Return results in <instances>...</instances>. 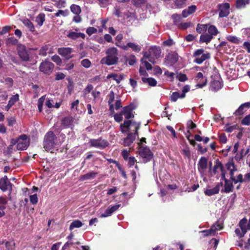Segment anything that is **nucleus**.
Segmentation results:
<instances>
[{
	"label": "nucleus",
	"mask_w": 250,
	"mask_h": 250,
	"mask_svg": "<svg viewBox=\"0 0 250 250\" xmlns=\"http://www.w3.org/2000/svg\"><path fill=\"white\" fill-rule=\"evenodd\" d=\"M120 130L122 133H128L127 136L124 139L123 145L125 146H130L135 139V135L132 131H135V134H137V130L139 128V125L131 121H125L124 124L120 125Z\"/></svg>",
	"instance_id": "obj_1"
},
{
	"label": "nucleus",
	"mask_w": 250,
	"mask_h": 250,
	"mask_svg": "<svg viewBox=\"0 0 250 250\" xmlns=\"http://www.w3.org/2000/svg\"><path fill=\"white\" fill-rule=\"evenodd\" d=\"M60 144L61 142L57 140V137L52 132H48L45 135L43 148L46 151L52 153L57 146L60 145Z\"/></svg>",
	"instance_id": "obj_2"
},
{
	"label": "nucleus",
	"mask_w": 250,
	"mask_h": 250,
	"mask_svg": "<svg viewBox=\"0 0 250 250\" xmlns=\"http://www.w3.org/2000/svg\"><path fill=\"white\" fill-rule=\"evenodd\" d=\"M106 56L102 58L100 62L102 64L111 65L115 64L118 62V50L116 48L112 47L105 51Z\"/></svg>",
	"instance_id": "obj_3"
},
{
	"label": "nucleus",
	"mask_w": 250,
	"mask_h": 250,
	"mask_svg": "<svg viewBox=\"0 0 250 250\" xmlns=\"http://www.w3.org/2000/svg\"><path fill=\"white\" fill-rule=\"evenodd\" d=\"M226 166L227 169L229 171L230 179L234 183L244 182V178H243V175L241 174H239L236 177L234 176V172L236 171L237 169L234 165L233 158L227 164Z\"/></svg>",
	"instance_id": "obj_4"
},
{
	"label": "nucleus",
	"mask_w": 250,
	"mask_h": 250,
	"mask_svg": "<svg viewBox=\"0 0 250 250\" xmlns=\"http://www.w3.org/2000/svg\"><path fill=\"white\" fill-rule=\"evenodd\" d=\"M123 116L126 119H129L134 117L132 113V109L130 105L124 107L120 113L115 114L114 115V120L117 122H120L123 119Z\"/></svg>",
	"instance_id": "obj_5"
},
{
	"label": "nucleus",
	"mask_w": 250,
	"mask_h": 250,
	"mask_svg": "<svg viewBox=\"0 0 250 250\" xmlns=\"http://www.w3.org/2000/svg\"><path fill=\"white\" fill-rule=\"evenodd\" d=\"M193 56L194 58V62L200 64L206 60L209 59L210 55L209 52L203 49H198L194 51Z\"/></svg>",
	"instance_id": "obj_6"
},
{
	"label": "nucleus",
	"mask_w": 250,
	"mask_h": 250,
	"mask_svg": "<svg viewBox=\"0 0 250 250\" xmlns=\"http://www.w3.org/2000/svg\"><path fill=\"white\" fill-rule=\"evenodd\" d=\"M17 148L18 150H23L26 149L29 145V140L25 135H21L17 141Z\"/></svg>",
	"instance_id": "obj_7"
},
{
	"label": "nucleus",
	"mask_w": 250,
	"mask_h": 250,
	"mask_svg": "<svg viewBox=\"0 0 250 250\" xmlns=\"http://www.w3.org/2000/svg\"><path fill=\"white\" fill-rule=\"evenodd\" d=\"M247 223V220L246 219H242L239 223L240 229L237 228L235 230L236 234L240 238L243 237L247 231L246 227Z\"/></svg>",
	"instance_id": "obj_8"
},
{
	"label": "nucleus",
	"mask_w": 250,
	"mask_h": 250,
	"mask_svg": "<svg viewBox=\"0 0 250 250\" xmlns=\"http://www.w3.org/2000/svg\"><path fill=\"white\" fill-rule=\"evenodd\" d=\"M139 155L143 158V162L146 163L152 158V154L147 147H141L139 150Z\"/></svg>",
	"instance_id": "obj_9"
},
{
	"label": "nucleus",
	"mask_w": 250,
	"mask_h": 250,
	"mask_svg": "<svg viewBox=\"0 0 250 250\" xmlns=\"http://www.w3.org/2000/svg\"><path fill=\"white\" fill-rule=\"evenodd\" d=\"M53 68V63L46 61L42 62L40 66V71L46 74H50L52 72Z\"/></svg>",
	"instance_id": "obj_10"
},
{
	"label": "nucleus",
	"mask_w": 250,
	"mask_h": 250,
	"mask_svg": "<svg viewBox=\"0 0 250 250\" xmlns=\"http://www.w3.org/2000/svg\"><path fill=\"white\" fill-rule=\"evenodd\" d=\"M218 9L220 11L219 16L220 18L226 17L229 14L230 5L229 3H224L218 5Z\"/></svg>",
	"instance_id": "obj_11"
},
{
	"label": "nucleus",
	"mask_w": 250,
	"mask_h": 250,
	"mask_svg": "<svg viewBox=\"0 0 250 250\" xmlns=\"http://www.w3.org/2000/svg\"><path fill=\"white\" fill-rule=\"evenodd\" d=\"M178 56L177 53H169L165 58V63L167 66H170L175 64L178 61Z\"/></svg>",
	"instance_id": "obj_12"
},
{
	"label": "nucleus",
	"mask_w": 250,
	"mask_h": 250,
	"mask_svg": "<svg viewBox=\"0 0 250 250\" xmlns=\"http://www.w3.org/2000/svg\"><path fill=\"white\" fill-rule=\"evenodd\" d=\"M12 184L6 176H4L0 179V189L1 190L5 191L8 190H12Z\"/></svg>",
	"instance_id": "obj_13"
},
{
	"label": "nucleus",
	"mask_w": 250,
	"mask_h": 250,
	"mask_svg": "<svg viewBox=\"0 0 250 250\" xmlns=\"http://www.w3.org/2000/svg\"><path fill=\"white\" fill-rule=\"evenodd\" d=\"M66 35L68 38L73 40H76L79 38L84 39L85 37L84 33L78 32L77 30L75 31L69 30L66 32Z\"/></svg>",
	"instance_id": "obj_14"
},
{
	"label": "nucleus",
	"mask_w": 250,
	"mask_h": 250,
	"mask_svg": "<svg viewBox=\"0 0 250 250\" xmlns=\"http://www.w3.org/2000/svg\"><path fill=\"white\" fill-rule=\"evenodd\" d=\"M195 80L197 82L196 87L198 88H202L206 85L207 83V79L204 77L203 74L201 72L197 73L195 78Z\"/></svg>",
	"instance_id": "obj_15"
},
{
	"label": "nucleus",
	"mask_w": 250,
	"mask_h": 250,
	"mask_svg": "<svg viewBox=\"0 0 250 250\" xmlns=\"http://www.w3.org/2000/svg\"><path fill=\"white\" fill-rule=\"evenodd\" d=\"M90 145L92 146L104 148L108 146V143L102 139H92L90 141Z\"/></svg>",
	"instance_id": "obj_16"
},
{
	"label": "nucleus",
	"mask_w": 250,
	"mask_h": 250,
	"mask_svg": "<svg viewBox=\"0 0 250 250\" xmlns=\"http://www.w3.org/2000/svg\"><path fill=\"white\" fill-rule=\"evenodd\" d=\"M161 53V48L159 47L154 46L149 49V54L146 56H148L149 58L153 60L154 59L158 58L160 56Z\"/></svg>",
	"instance_id": "obj_17"
},
{
	"label": "nucleus",
	"mask_w": 250,
	"mask_h": 250,
	"mask_svg": "<svg viewBox=\"0 0 250 250\" xmlns=\"http://www.w3.org/2000/svg\"><path fill=\"white\" fill-rule=\"evenodd\" d=\"M208 159L205 157H202L197 164V167L200 173H203L208 167Z\"/></svg>",
	"instance_id": "obj_18"
},
{
	"label": "nucleus",
	"mask_w": 250,
	"mask_h": 250,
	"mask_svg": "<svg viewBox=\"0 0 250 250\" xmlns=\"http://www.w3.org/2000/svg\"><path fill=\"white\" fill-rule=\"evenodd\" d=\"M58 53L68 59L72 57L71 53L72 52V49L70 47H62L58 49Z\"/></svg>",
	"instance_id": "obj_19"
},
{
	"label": "nucleus",
	"mask_w": 250,
	"mask_h": 250,
	"mask_svg": "<svg viewBox=\"0 0 250 250\" xmlns=\"http://www.w3.org/2000/svg\"><path fill=\"white\" fill-rule=\"evenodd\" d=\"M18 51L20 58L24 61L29 60V54L26 50L25 47L22 45H20L18 47Z\"/></svg>",
	"instance_id": "obj_20"
},
{
	"label": "nucleus",
	"mask_w": 250,
	"mask_h": 250,
	"mask_svg": "<svg viewBox=\"0 0 250 250\" xmlns=\"http://www.w3.org/2000/svg\"><path fill=\"white\" fill-rule=\"evenodd\" d=\"M120 207V204H117L114 205L112 207H110L108 208L106 210L104 213L100 215V217H107L111 215V214L114 212L115 211L118 209L119 207Z\"/></svg>",
	"instance_id": "obj_21"
},
{
	"label": "nucleus",
	"mask_w": 250,
	"mask_h": 250,
	"mask_svg": "<svg viewBox=\"0 0 250 250\" xmlns=\"http://www.w3.org/2000/svg\"><path fill=\"white\" fill-rule=\"evenodd\" d=\"M219 171H221L222 172V177L221 178H225V173L224 172L223 167L221 164V163L217 160L215 162V165L213 167L212 172L214 174H216Z\"/></svg>",
	"instance_id": "obj_22"
},
{
	"label": "nucleus",
	"mask_w": 250,
	"mask_h": 250,
	"mask_svg": "<svg viewBox=\"0 0 250 250\" xmlns=\"http://www.w3.org/2000/svg\"><path fill=\"white\" fill-rule=\"evenodd\" d=\"M250 108V102H247L242 104L235 111L236 115L243 114L248 109Z\"/></svg>",
	"instance_id": "obj_23"
},
{
	"label": "nucleus",
	"mask_w": 250,
	"mask_h": 250,
	"mask_svg": "<svg viewBox=\"0 0 250 250\" xmlns=\"http://www.w3.org/2000/svg\"><path fill=\"white\" fill-rule=\"evenodd\" d=\"M222 186V184L218 183L214 188L212 189H207L205 190L204 193L206 195L211 196L217 194L219 190L220 187Z\"/></svg>",
	"instance_id": "obj_24"
},
{
	"label": "nucleus",
	"mask_w": 250,
	"mask_h": 250,
	"mask_svg": "<svg viewBox=\"0 0 250 250\" xmlns=\"http://www.w3.org/2000/svg\"><path fill=\"white\" fill-rule=\"evenodd\" d=\"M121 47L124 50H127L128 48H130L132 50L136 52H139L140 51L141 48V47L133 42H128L125 45L121 46Z\"/></svg>",
	"instance_id": "obj_25"
},
{
	"label": "nucleus",
	"mask_w": 250,
	"mask_h": 250,
	"mask_svg": "<svg viewBox=\"0 0 250 250\" xmlns=\"http://www.w3.org/2000/svg\"><path fill=\"white\" fill-rule=\"evenodd\" d=\"M196 9H197L196 6H195L194 5L190 6L188 7V8L184 9L182 11V16L184 18H187L189 15L194 13L195 12V11L196 10Z\"/></svg>",
	"instance_id": "obj_26"
},
{
	"label": "nucleus",
	"mask_w": 250,
	"mask_h": 250,
	"mask_svg": "<svg viewBox=\"0 0 250 250\" xmlns=\"http://www.w3.org/2000/svg\"><path fill=\"white\" fill-rule=\"evenodd\" d=\"M146 59H148V60L152 62H154V60L149 58L148 56H146V54L144 55L143 58L141 60L142 65L144 67H145L147 70H149L152 69V66L149 62H148L146 61Z\"/></svg>",
	"instance_id": "obj_27"
},
{
	"label": "nucleus",
	"mask_w": 250,
	"mask_h": 250,
	"mask_svg": "<svg viewBox=\"0 0 250 250\" xmlns=\"http://www.w3.org/2000/svg\"><path fill=\"white\" fill-rule=\"evenodd\" d=\"M73 122L74 119L72 117H65L62 120V125L65 128H72L74 126Z\"/></svg>",
	"instance_id": "obj_28"
},
{
	"label": "nucleus",
	"mask_w": 250,
	"mask_h": 250,
	"mask_svg": "<svg viewBox=\"0 0 250 250\" xmlns=\"http://www.w3.org/2000/svg\"><path fill=\"white\" fill-rule=\"evenodd\" d=\"M108 104L109 105V110L111 112H114V107L113 104V102L115 99V94L114 93L111 91L110 92L109 94L108 95Z\"/></svg>",
	"instance_id": "obj_29"
},
{
	"label": "nucleus",
	"mask_w": 250,
	"mask_h": 250,
	"mask_svg": "<svg viewBox=\"0 0 250 250\" xmlns=\"http://www.w3.org/2000/svg\"><path fill=\"white\" fill-rule=\"evenodd\" d=\"M110 78H112L113 80H114L117 83H120L121 81L124 79V75H118L117 74L114 73L108 74L107 76V79H109Z\"/></svg>",
	"instance_id": "obj_30"
},
{
	"label": "nucleus",
	"mask_w": 250,
	"mask_h": 250,
	"mask_svg": "<svg viewBox=\"0 0 250 250\" xmlns=\"http://www.w3.org/2000/svg\"><path fill=\"white\" fill-rule=\"evenodd\" d=\"M7 203L6 200L2 197H0V217H2L5 214L4 210L5 209V205Z\"/></svg>",
	"instance_id": "obj_31"
},
{
	"label": "nucleus",
	"mask_w": 250,
	"mask_h": 250,
	"mask_svg": "<svg viewBox=\"0 0 250 250\" xmlns=\"http://www.w3.org/2000/svg\"><path fill=\"white\" fill-rule=\"evenodd\" d=\"M97 175V172L94 171H91L84 175H82L80 177V180L82 181H84L87 180L92 179L94 178Z\"/></svg>",
	"instance_id": "obj_32"
},
{
	"label": "nucleus",
	"mask_w": 250,
	"mask_h": 250,
	"mask_svg": "<svg viewBox=\"0 0 250 250\" xmlns=\"http://www.w3.org/2000/svg\"><path fill=\"white\" fill-rule=\"evenodd\" d=\"M213 37L211 36V35H210L209 34H203L200 36V42L208 43L211 41Z\"/></svg>",
	"instance_id": "obj_33"
},
{
	"label": "nucleus",
	"mask_w": 250,
	"mask_h": 250,
	"mask_svg": "<svg viewBox=\"0 0 250 250\" xmlns=\"http://www.w3.org/2000/svg\"><path fill=\"white\" fill-rule=\"evenodd\" d=\"M142 80L143 83H147L151 86H156L157 83L156 80L152 78L143 77Z\"/></svg>",
	"instance_id": "obj_34"
},
{
	"label": "nucleus",
	"mask_w": 250,
	"mask_h": 250,
	"mask_svg": "<svg viewBox=\"0 0 250 250\" xmlns=\"http://www.w3.org/2000/svg\"><path fill=\"white\" fill-rule=\"evenodd\" d=\"M185 97L184 94H180L178 92H173L170 97V100L173 102H176L179 98H184Z\"/></svg>",
	"instance_id": "obj_35"
},
{
	"label": "nucleus",
	"mask_w": 250,
	"mask_h": 250,
	"mask_svg": "<svg viewBox=\"0 0 250 250\" xmlns=\"http://www.w3.org/2000/svg\"><path fill=\"white\" fill-rule=\"evenodd\" d=\"M221 88V83L219 81L214 80L210 84V89L213 91H216Z\"/></svg>",
	"instance_id": "obj_36"
},
{
	"label": "nucleus",
	"mask_w": 250,
	"mask_h": 250,
	"mask_svg": "<svg viewBox=\"0 0 250 250\" xmlns=\"http://www.w3.org/2000/svg\"><path fill=\"white\" fill-rule=\"evenodd\" d=\"M22 23L30 31H34V26L30 20L27 19H23L22 20Z\"/></svg>",
	"instance_id": "obj_37"
},
{
	"label": "nucleus",
	"mask_w": 250,
	"mask_h": 250,
	"mask_svg": "<svg viewBox=\"0 0 250 250\" xmlns=\"http://www.w3.org/2000/svg\"><path fill=\"white\" fill-rule=\"evenodd\" d=\"M208 34L211 35L212 37L217 35L218 33L217 28L214 25H209L208 26Z\"/></svg>",
	"instance_id": "obj_38"
},
{
	"label": "nucleus",
	"mask_w": 250,
	"mask_h": 250,
	"mask_svg": "<svg viewBox=\"0 0 250 250\" xmlns=\"http://www.w3.org/2000/svg\"><path fill=\"white\" fill-rule=\"evenodd\" d=\"M208 24H198L196 27V31L199 34H203L208 29Z\"/></svg>",
	"instance_id": "obj_39"
},
{
	"label": "nucleus",
	"mask_w": 250,
	"mask_h": 250,
	"mask_svg": "<svg viewBox=\"0 0 250 250\" xmlns=\"http://www.w3.org/2000/svg\"><path fill=\"white\" fill-rule=\"evenodd\" d=\"M44 21L45 15L43 13H40L39 14L36 19V21L40 26H41L43 24Z\"/></svg>",
	"instance_id": "obj_40"
},
{
	"label": "nucleus",
	"mask_w": 250,
	"mask_h": 250,
	"mask_svg": "<svg viewBox=\"0 0 250 250\" xmlns=\"http://www.w3.org/2000/svg\"><path fill=\"white\" fill-rule=\"evenodd\" d=\"M200 233H203L204 236H213L215 235L214 232V229L213 227H212L208 230H205L201 231H200Z\"/></svg>",
	"instance_id": "obj_41"
},
{
	"label": "nucleus",
	"mask_w": 250,
	"mask_h": 250,
	"mask_svg": "<svg viewBox=\"0 0 250 250\" xmlns=\"http://www.w3.org/2000/svg\"><path fill=\"white\" fill-rule=\"evenodd\" d=\"M70 10L75 15H79L81 12V7L77 5L72 4L70 7Z\"/></svg>",
	"instance_id": "obj_42"
},
{
	"label": "nucleus",
	"mask_w": 250,
	"mask_h": 250,
	"mask_svg": "<svg viewBox=\"0 0 250 250\" xmlns=\"http://www.w3.org/2000/svg\"><path fill=\"white\" fill-rule=\"evenodd\" d=\"M222 179H224L225 181V191L226 192H229L232 190V184L230 183H229L228 181L225 178H221Z\"/></svg>",
	"instance_id": "obj_43"
},
{
	"label": "nucleus",
	"mask_w": 250,
	"mask_h": 250,
	"mask_svg": "<svg viewBox=\"0 0 250 250\" xmlns=\"http://www.w3.org/2000/svg\"><path fill=\"white\" fill-rule=\"evenodd\" d=\"M82 225L83 223L81 221L78 220H75L71 224L69 227V229L70 230H72L74 228H80L82 227Z\"/></svg>",
	"instance_id": "obj_44"
},
{
	"label": "nucleus",
	"mask_w": 250,
	"mask_h": 250,
	"mask_svg": "<svg viewBox=\"0 0 250 250\" xmlns=\"http://www.w3.org/2000/svg\"><path fill=\"white\" fill-rule=\"evenodd\" d=\"M250 0H237L236 6L237 8H242L249 3Z\"/></svg>",
	"instance_id": "obj_45"
},
{
	"label": "nucleus",
	"mask_w": 250,
	"mask_h": 250,
	"mask_svg": "<svg viewBox=\"0 0 250 250\" xmlns=\"http://www.w3.org/2000/svg\"><path fill=\"white\" fill-rule=\"evenodd\" d=\"M19 99V95L18 94H16L15 95H13L11 97L10 100L8 102V103L11 104L12 106L15 104V103L17 102Z\"/></svg>",
	"instance_id": "obj_46"
},
{
	"label": "nucleus",
	"mask_w": 250,
	"mask_h": 250,
	"mask_svg": "<svg viewBox=\"0 0 250 250\" xmlns=\"http://www.w3.org/2000/svg\"><path fill=\"white\" fill-rule=\"evenodd\" d=\"M182 154L188 158H190L191 154L190 151L188 147L186 146L182 149Z\"/></svg>",
	"instance_id": "obj_47"
},
{
	"label": "nucleus",
	"mask_w": 250,
	"mask_h": 250,
	"mask_svg": "<svg viewBox=\"0 0 250 250\" xmlns=\"http://www.w3.org/2000/svg\"><path fill=\"white\" fill-rule=\"evenodd\" d=\"M226 39L228 41L234 43H238L239 42V39L235 36L228 35L226 37Z\"/></svg>",
	"instance_id": "obj_48"
},
{
	"label": "nucleus",
	"mask_w": 250,
	"mask_h": 250,
	"mask_svg": "<svg viewBox=\"0 0 250 250\" xmlns=\"http://www.w3.org/2000/svg\"><path fill=\"white\" fill-rule=\"evenodd\" d=\"M69 14V11L68 10H59L58 12L55 13V15L56 17H59L60 16H62L63 17L67 16Z\"/></svg>",
	"instance_id": "obj_49"
},
{
	"label": "nucleus",
	"mask_w": 250,
	"mask_h": 250,
	"mask_svg": "<svg viewBox=\"0 0 250 250\" xmlns=\"http://www.w3.org/2000/svg\"><path fill=\"white\" fill-rule=\"evenodd\" d=\"M79 104V101L78 100H76L75 101L73 102L71 104V109L73 112H76L78 111L77 107Z\"/></svg>",
	"instance_id": "obj_50"
},
{
	"label": "nucleus",
	"mask_w": 250,
	"mask_h": 250,
	"mask_svg": "<svg viewBox=\"0 0 250 250\" xmlns=\"http://www.w3.org/2000/svg\"><path fill=\"white\" fill-rule=\"evenodd\" d=\"M81 64L84 67L88 68L90 67L91 63L88 59H85L82 61Z\"/></svg>",
	"instance_id": "obj_51"
},
{
	"label": "nucleus",
	"mask_w": 250,
	"mask_h": 250,
	"mask_svg": "<svg viewBox=\"0 0 250 250\" xmlns=\"http://www.w3.org/2000/svg\"><path fill=\"white\" fill-rule=\"evenodd\" d=\"M44 100H45L44 96H42L38 100V108H39L40 112H41L42 111V105H43Z\"/></svg>",
	"instance_id": "obj_52"
},
{
	"label": "nucleus",
	"mask_w": 250,
	"mask_h": 250,
	"mask_svg": "<svg viewBox=\"0 0 250 250\" xmlns=\"http://www.w3.org/2000/svg\"><path fill=\"white\" fill-rule=\"evenodd\" d=\"M30 201L32 204H36L38 202L37 195L35 194L29 196Z\"/></svg>",
	"instance_id": "obj_53"
},
{
	"label": "nucleus",
	"mask_w": 250,
	"mask_h": 250,
	"mask_svg": "<svg viewBox=\"0 0 250 250\" xmlns=\"http://www.w3.org/2000/svg\"><path fill=\"white\" fill-rule=\"evenodd\" d=\"M176 77L180 82H185L188 80V78L186 75L184 74L180 73Z\"/></svg>",
	"instance_id": "obj_54"
},
{
	"label": "nucleus",
	"mask_w": 250,
	"mask_h": 250,
	"mask_svg": "<svg viewBox=\"0 0 250 250\" xmlns=\"http://www.w3.org/2000/svg\"><path fill=\"white\" fill-rule=\"evenodd\" d=\"M97 32V29L93 27H89L86 29V33L89 36L96 33Z\"/></svg>",
	"instance_id": "obj_55"
},
{
	"label": "nucleus",
	"mask_w": 250,
	"mask_h": 250,
	"mask_svg": "<svg viewBox=\"0 0 250 250\" xmlns=\"http://www.w3.org/2000/svg\"><path fill=\"white\" fill-rule=\"evenodd\" d=\"M242 123L244 125H250V114L246 116L242 121Z\"/></svg>",
	"instance_id": "obj_56"
},
{
	"label": "nucleus",
	"mask_w": 250,
	"mask_h": 250,
	"mask_svg": "<svg viewBox=\"0 0 250 250\" xmlns=\"http://www.w3.org/2000/svg\"><path fill=\"white\" fill-rule=\"evenodd\" d=\"M52 60L55 62L57 64H60L62 62L61 58L57 55H54L51 58Z\"/></svg>",
	"instance_id": "obj_57"
},
{
	"label": "nucleus",
	"mask_w": 250,
	"mask_h": 250,
	"mask_svg": "<svg viewBox=\"0 0 250 250\" xmlns=\"http://www.w3.org/2000/svg\"><path fill=\"white\" fill-rule=\"evenodd\" d=\"M93 86L92 84H88L86 88L83 90L84 94L86 95L91 92L93 89Z\"/></svg>",
	"instance_id": "obj_58"
},
{
	"label": "nucleus",
	"mask_w": 250,
	"mask_h": 250,
	"mask_svg": "<svg viewBox=\"0 0 250 250\" xmlns=\"http://www.w3.org/2000/svg\"><path fill=\"white\" fill-rule=\"evenodd\" d=\"M165 75L171 79V81H173L174 79V73L173 72H169L168 70H166L165 72Z\"/></svg>",
	"instance_id": "obj_59"
},
{
	"label": "nucleus",
	"mask_w": 250,
	"mask_h": 250,
	"mask_svg": "<svg viewBox=\"0 0 250 250\" xmlns=\"http://www.w3.org/2000/svg\"><path fill=\"white\" fill-rule=\"evenodd\" d=\"M116 99H117V100H116V103H115V108L116 110H118L121 107H122L121 101V100L119 99L118 96H117Z\"/></svg>",
	"instance_id": "obj_60"
},
{
	"label": "nucleus",
	"mask_w": 250,
	"mask_h": 250,
	"mask_svg": "<svg viewBox=\"0 0 250 250\" xmlns=\"http://www.w3.org/2000/svg\"><path fill=\"white\" fill-rule=\"evenodd\" d=\"M7 122L9 126H13L16 123V120L13 117H9L7 118Z\"/></svg>",
	"instance_id": "obj_61"
},
{
	"label": "nucleus",
	"mask_w": 250,
	"mask_h": 250,
	"mask_svg": "<svg viewBox=\"0 0 250 250\" xmlns=\"http://www.w3.org/2000/svg\"><path fill=\"white\" fill-rule=\"evenodd\" d=\"M190 24V23L188 22L181 23L179 25V27L182 29H186L189 27Z\"/></svg>",
	"instance_id": "obj_62"
},
{
	"label": "nucleus",
	"mask_w": 250,
	"mask_h": 250,
	"mask_svg": "<svg viewBox=\"0 0 250 250\" xmlns=\"http://www.w3.org/2000/svg\"><path fill=\"white\" fill-rule=\"evenodd\" d=\"M219 141L221 143H226L227 141V137L224 134H221L219 136Z\"/></svg>",
	"instance_id": "obj_63"
},
{
	"label": "nucleus",
	"mask_w": 250,
	"mask_h": 250,
	"mask_svg": "<svg viewBox=\"0 0 250 250\" xmlns=\"http://www.w3.org/2000/svg\"><path fill=\"white\" fill-rule=\"evenodd\" d=\"M243 34L248 38H250V28H247L242 29Z\"/></svg>",
	"instance_id": "obj_64"
}]
</instances>
